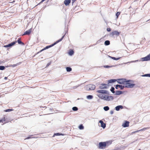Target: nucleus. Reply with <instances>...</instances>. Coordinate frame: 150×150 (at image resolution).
<instances>
[{"label": "nucleus", "instance_id": "obj_1", "mask_svg": "<svg viewBox=\"0 0 150 150\" xmlns=\"http://www.w3.org/2000/svg\"><path fill=\"white\" fill-rule=\"evenodd\" d=\"M117 82L119 83L124 85L125 87L127 88H132L135 85L132 81L127 80L124 79H118L117 80Z\"/></svg>", "mask_w": 150, "mask_h": 150}, {"label": "nucleus", "instance_id": "obj_2", "mask_svg": "<svg viewBox=\"0 0 150 150\" xmlns=\"http://www.w3.org/2000/svg\"><path fill=\"white\" fill-rule=\"evenodd\" d=\"M65 34L64 35H63V36L62 37V38H61L59 40H58L57 41H56V42H55L54 44L50 45H49V46H46V47H45V48H44V49H42V50H40V51H39L38 53H40V52H42V51L46 49H48L52 47L53 46H54V45H55V44H56L57 43H58L59 42H60L61 41L62 39L64 38V37L65 36Z\"/></svg>", "mask_w": 150, "mask_h": 150}, {"label": "nucleus", "instance_id": "obj_3", "mask_svg": "<svg viewBox=\"0 0 150 150\" xmlns=\"http://www.w3.org/2000/svg\"><path fill=\"white\" fill-rule=\"evenodd\" d=\"M101 99L107 101L112 100L113 99V97L112 96L104 95Z\"/></svg>", "mask_w": 150, "mask_h": 150}, {"label": "nucleus", "instance_id": "obj_4", "mask_svg": "<svg viewBox=\"0 0 150 150\" xmlns=\"http://www.w3.org/2000/svg\"><path fill=\"white\" fill-rule=\"evenodd\" d=\"M98 148L100 149H104L106 147V144L104 142H101L99 143L98 145Z\"/></svg>", "mask_w": 150, "mask_h": 150}, {"label": "nucleus", "instance_id": "obj_5", "mask_svg": "<svg viewBox=\"0 0 150 150\" xmlns=\"http://www.w3.org/2000/svg\"><path fill=\"white\" fill-rule=\"evenodd\" d=\"M95 88V86L93 84L88 85L86 86V89L88 91L94 90Z\"/></svg>", "mask_w": 150, "mask_h": 150}, {"label": "nucleus", "instance_id": "obj_6", "mask_svg": "<svg viewBox=\"0 0 150 150\" xmlns=\"http://www.w3.org/2000/svg\"><path fill=\"white\" fill-rule=\"evenodd\" d=\"M120 33V32H119L117 31H114L110 33V36H113L114 35L118 36Z\"/></svg>", "mask_w": 150, "mask_h": 150}, {"label": "nucleus", "instance_id": "obj_7", "mask_svg": "<svg viewBox=\"0 0 150 150\" xmlns=\"http://www.w3.org/2000/svg\"><path fill=\"white\" fill-rule=\"evenodd\" d=\"M150 60V53L146 57L142 58V61H148Z\"/></svg>", "mask_w": 150, "mask_h": 150}, {"label": "nucleus", "instance_id": "obj_8", "mask_svg": "<svg viewBox=\"0 0 150 150\" xmlns=\"http://www.w3.org/2000/svg\"><path fill=\"white\" fill-rule=\"evenodd\" d=\"M108 86L106 84L104 83L101 84L99 86V88L100 89H106L107 88Z\"/></svg>", "mask_w": 150, "mask_h": 150}, {"label": "nucleus", "instance_id": "obj_9", "mask_svg": "<svg viewBox=\"0 0 150 150\" xmlns=\"http://www.w3.org/2000/svg\"><path fill=\"white\" fill-rule=\"evenodd\" d=\"M32 31V28H31L25 32L23 35H29Z\"/></svg>", "mask_w": 150, "mask_h": 150}, {"label": "nucleus", "instance_id": "obj_10", "mask_svg": "<svg viewBox=\"0 0 150 150\" xmlns=\"http://www.w3.org/2000/svg\"><path fill=\"white\" fill-rule=\"evenodd\" d=\"M16 42H17V41H16L13 42L9 44L8 45H4V47H11V46L13 45H14L15 44H16Z\"/></svg>", "mask_w": 150, "mask_h": 150}, {"label": "nucleus", "instance_id": "obj_11", "mask_svg": "<svg viewBox=\"0 0 150 150\" xmlns=\"http://www.w3.org/2000/svg\"><path fill=\"white\" fill-rule=\"evenodd\" d=\"M96 92L97 93L102 94H106L107 93V91L103 90H97Z\"/></svg>", "mask_w": 150, "mask_h": 150}, {"label": "nucleus", "instance_id": "obj_12", "mask_svg": "<svg viewBox=\"0 0 150 150\" xmlns=\"http://www.w3.org/2000/svg\"><path fill=\"white\" fill-rule=\"evenodd\" d=\"M122 126L124 127H127L129 126V121H125L124 123L122 125Z\"/></svg>", "mask_w": 150, "mask_h": 150}, {"label": "nucleus", "instance_id": "obj_13", "mask_svg": "<svg viewBox=\"0 0 150 150\" xmlns=\"http://www.w3.org/2000/svg\"><path fill=\"white\" fill-rule=\"evenodd\" d=\"M125 87L124 86H122L121 85H117L116 86L115 88L117 89L119 88H120V89L122 90L124 89V88Z\"/></svg>", "mask_w": 150, "mask_h": 150}, {"label": "nucleus", "instance_id": "obj_14", "mask_svg": "<svg viewBox=\"0 0 150 150\" xmlns=\"http://www.w3.org/2000/svg\"><path fill=\"white\" fill-rule=\"evenodd\" d=\"M71 0H65L64 1V3L66 6H68L71 3Z\"/></svg>", "mask_w": 150, "mask_h": 150}, {"label": "nucleus", "instance_id": "obj_15", "mask_svg": "<svg viewBox=\"0 0 150 150\" xmlns=\"http://www.w3.org/2000/svg\"><path fill=\"white\" fill-rule=\"evenodd\" d=\"M99 122L101 124V126L103 128H105L106 127L105 124L104 123L103 121L102 120H100Z\"/></svg>", "mask_w": 150, "mask_h": 150}, {"label": "nucleus", "instance_id": "obj_16", "mask_svg": "<svg viewBox=\"0 0 150 150\" xmlns=\"http://www.w3.org/2000/svg\"><path fill=\"white\" fill-rule=\"evenodd\" d=\"M106 144V146H108L110 145L112 142V141L111 140H110L109 141H106L105 142H104Z\"/></svg>", "mask_w": 150, "mask_h": 150}, {"label": "nucleus", "instance_id": "obj_17", "mask_svg": "<svg viewBox=\"0 0 150 150\" xmlns=\"http://www.w3.org/2000/svg\"><path fill=\"white\" fill-rule=\"evenodd\" d=\"M21 62H19L18 63H17L16 64H11L9 66V67H14L16 66H17L19 64H20L21 63Z\"/></svg>", "mask_w": 150, "mask_h": 150}, {"label": "nucleus", "instance_id": "obj_18", "mask_svg": "<svg viewBox=\"0 0 150 150\" xmlns=\"http://www.w3.org/2000/svg\"><path fill=\"white\" fill-rule=\"evenodd\" d=\"M123 108V106L122 105H118L117 106L115 107V109L117 111H118L120 110V109H122Z\"/></svg>", "mask_w": 150, "mask_h": 150}, {"label": "nucleus", "instance_id": "obj_19", "mask_svg": "<svg viewBox=\"0 0 150 150\" xmlns=\"http://www.w3.org/2000/svg\"><path fill=\"white\" fill-rule=\"evenodd\" d=\"M117 79H117V80H116V79H111V80H110L108 81V83H114V82H115L116 81H117Z\"/></svg>", "mask_w": 150, "mask_h": 150}, {"label": "nucleus", "instance_id": "obj_20", "mask_svg": "<svg viewBox=\"0 0 150 150\" xmlns=\"http://www.w3.org/2000/svg\"><path fill=\"white\" fill-rule=\"evenodd\" d=\"M17 42L19 44H21L22 45H24V43L22 42L21 41V38H19L17 41Z\"/></svg>", "mask_w": 150, "mask_h": 150}, {"label": "nucleus", "instance_id": "obj_21", "mask_svg": "<svg viewBox=\"0 0 150 150\" xmlns=\"http://www.w3.org/2000/svg\"><path fill=\"white\" fill-rule=\"evenodd\" d=\"M122 92L121 91H116L115 93V94L116 95H120L122 94Z\"/></svg>", "mask_w": 150, "mask_h": 150}, {"label": "nucleus", "instance_id": "obj_22", "mask_svg": "<svg viewBox=\"0 0 150 150\" xmlns=\"http://www.w3.org/2000/svg\"><path fill=\"white\" fill-rule=\"evenodd\" d=\"M33 135L30 136L26 138L25 139H29L32 138H36L37 137H33Z\"/></svg>", "mask_w": 150, "mask_h": 150}, {"label": "nucleus", "instance_id": "obj_23", "mask_svg": "<svg viewBox=\"0 0 150 150\" xmlns=\"http://www.w3.org/2000/svg\"><path fill=\"white\" fill-rule=\"evenodd\" d=\"M104 44L106 45H108L110 44V42L109 40H106L105 41Z\"/></svg>", "mask_w": 150, "mask_h": 150}, {"label": "nucleus", "instance_id": "obj_24", "mask_svg": "<svg viewBox=\"0 0 150 150\" xmlns=\"http://www.w3.org/2000/svg\"><path fill=\"white\" fill-rule=\"evenodd\" d=\"M149 128V127H146V128H144L140 130H138V131H136L135 132H138L139 131H142V130H146V129H148Z\"/></svg>", "mask_w": 150, "mask_h": 150}, {"label": "nucleus", "instance_id": "obj_25", "mask_svg": "<svg viewBox=\"0 0 150 150\" xmlns=\"http://www.w3.org/2000/svg\"><path fill=\"white\" fill-rule=\"evenodd\" d=\"M66 70L67 71L69 72L71 71L72 69L71 68L69 67H67L66 68Z\"/></svg>", "mask_w": 150, "mask_h": 150}, {"label": "nucleus", "instance_id": "obj_26", "mask_svg": "<svg viewBox=\"0 0 150 150\" xmlns=\"http://www.w3.org/2000/svg\"><path fill=\"white\" fill-rule=\"evenodd\" d=\"M74 53V52L72 50H71L69 52V55H73Z\"/></svg>", "mask_w": 150, "mask_h": 150}, {"label": "nucleus", "instance_id": "obj_27", "mask_svg": "<svg viewBox=\"0 0 150 150\" xmlns=\"http://www.w3.org/2000/svg\"><path fill=\"white\" fill-rule=\"evenodd\" d=\"M103 95H104L102 94H98L97 95V96L101 99L102 98Z\"/></svg>", "mask_w": 150, "mask_h": 150}, {"label": "nucleus", "instance_id": "obj_28", "mask_svg": "<svg viewBox=\"0 0 150 150\" xmlns=\"http://www.w3.org/2000/svg\"><path fill=\"white\" fill-rule=\"evenodd\" d=\"M87 98L88 99H92L93 98V96L91 95H89L87 96Z\"/></svg>", "mask_w": 150, "mask_h": 150}, {"label": "nucleus", "instance_id": "obj_29", "mask_svg": "<svg viewBox=\"0 0 150 150\" xmlns=\"http://www.w3.org/2000/svg\"><path fill=\"white\" fill-rule=\"evenodd\" d=\"M109 109V108L108 106H105L104 107V109L105 111H107Z\"/></svg>", "mask_w": 150, "mask_h": 150}, {"label": "nucleus", "instance_id": "obj_30", "mask_svg": "<svg viewBox=\"0 0 150 150\" xmlns=\"http://www.w3.org/2000/svg\"><path fill=\"white\" fill-rule=\"evenodd\" d=\"M120 12H117L116 14V16H117V18L120 15Z\"/></svg>", "mask_w": 150, "mask_h": 150}, {"label": "nucleus", "instance_id": "obj_31", "mask_svg": "<svg viewBox=\"0 0 150 150\" xmlns=\"http://www.w3.org/2000/svg\"><path fill=\"white\" fill-rule=\"evenodd\" d=\"M5 69V67L4 66H0V70H4Z\"/></svg>", "mask_w": 150, "mask_h": 150}, {"label": "nucleus", "instance_id": "obj_32", "mask_svg": "<svg viewBox=\"0 0 150 150\" xmlns=\"http://www.w3.org/2000/svg\"><path fill=\"white\" fill-rule=\"evenodd\" d=\"M115 88L114 87H112L110 89L111 91L113 93H114L115 92L114 91Z\"/></svg>", "mask_w": 150, "mask_h": 150}, {"label": "nucleus", "instance_id": "obj_33", "mask_svg": "<svg viewBox=\"0 0 150 150\" xmlns=\"http://www.w3.org/2000/svg\"><path fill=\"white\" fill-rule=\"evenodd\" d=\"M72 110L74 111H77L78 110V108L77 107H73L72 108Z\"/></svg>", "mask_w": 150, "mask_h": 150}, {"label": "nucleus", "instance_id": "obj_34", "mask_svg": "<svg viewBox=\"0 0 150 150\" xmlns=\"http://www.w3.org/2000/svg\"><path fill=\"white\" fill-rule=\"evenodd\" d=\"M79 128L81 129H83L84 127L82 125H81L79 127Z\"/></svg>", "mask_w": 150, "mask_h": 150}, {"label": "nucleus", "instance_id": "obj_35", "mask_svg": "<svg viewBox=\"0 0 150 150\" xmlns=\"http://www.w3.org/2000/svg\"><path fill=\"white\" fill-rule=\"evenodd\" d=\"M13 110L12 109H8L4 111L6 112H10L12 111Z\"/></svg>", "mask_w": 150, "mask_h": 150}, {"label": "nucleus", "instance_id": "obj_36", "mask_svg": "<svg viewBox=\"0 0 150 150\" xmlns=\"http://www.w3.org/2000/svg\"><path fill=\"white\" fill-rule=\"evenodd\" d=\"M143 76H148L150 77V74H145L142 75Z\"/></svg>", "mask_w": 150, "mask_h": 150}, {"label": "nucleus", "instance_id": "obj_37", "mask_svg": "<svg viewBox=\"0 0 150 150\" xmlns=\"http://www.w3.org/2000/svg\"><path fill=\"white\" fill-rule=\"evenodd\" d=\"M120 58H115V57H112V58L113 59H114V60H119V59H120Z\"/></svg>", "mask_w": 150, "mask_h": 150}, {"label": "nucleus", "instance_id": "obj_38", "mask_svg": "<svg viewBox=\"0 0 150 150\" xmlns=\"http://www.w3.org/2000/svg\"><path fill=\"white\" fill-rule=\"evenodd\" d=\"M4 121V122H5L6 121V116H4V117H3V118L2 119Z\"/></svg>", "mask_w": 150, "mask_h": 150}, {"label": "nucleus", "instance_id": "obj_39", "mask_svg": "<svg viewBox=\"0 0 150 150\" xmlns=\"http://www.w3.org/2000/svg\"><path fill=\"white\" fill-rule=\"evenodd\" d=\"M0 122L3 123V124L6 123V122H4L3 119L0 120Z\"/></svg>", "mask_w": 150, "mask_h": 150}, {"label": "nucleus", "instance_id": "obj_40", "mask_svg": "<svg viewBox=\"0 0 150 150\" xmlns=\"http://www.w3.org/2000/svg\"><path fill=\"white\" fill-rule=\"evenodd\" d=\"M104 67L105 68H108L110 67H111V66H108V65L104 66Z\"/></svg>", "mask_w": 150, "mask_h": 150}, {"label": "nucleus", "instance_id": "obj_41", "mask_svg": "<svg viewBox=\"0 0 150 150\" xmlns=\"http://www.w3.org/2000/svg\"><path fill=\"white\" fill-rule=\"evenodd\" d=\"M107 30L108 32H110L111 31V29L110 28H107Z\"/></svg>", "mask_w": 150, "mask_h": 150}, {"label": "nucleus", "instance_id": "obj_42", "mask_svg": "<svg viewBox=\"0 0 150 150\" xmlns=\"http://www.w3.org/2000/svg\"><path fill=\"white\" fill-rule=\"evenodd\" d=\"M76 0H72V3L73 4L74 3V2H75L76 1Z\"/></svg>", "mask_w": 150, "mask_h": 150}, {"label": "nucleus", "instance_id": "obj_43", "mask_svg": "<svg viewBox=\"0 0 150 150\" xmlns=\"http://www.w3.org/2000/svg\"><path fill=\"white\" fill-rule=\"evenodd\" d=\"M110 113L111 114H112L113 113V111H110Z\"/></svg>", "mask_w": 150, "mask_h": 150}, {"label": "nucleus", "instance_id": "obj_44", "mask_svg": "<svg viewBox=\"0 0 150 150\" xmlns=\"http://www.w3.org/2000/svg\"><path fill=\"white\" fill-rule=\"evenodd\" d=\"M15 2V0H13L10 3H13V2Z\"/></svg>", "mask_w": 150, "mask_h": 150}, {"label": "nucleus", "instance_id": "obj_45", "mask_svg": "<svg viewBox=\"0 0 150 150\" xmlns=\"http://www.w3.org/2000/svg\"><path fill=\"white\" fill-rule=\"evenodd\" d=\"M45 0H42V1H41V3H42V2H43L44 1H45Z\"/></svg>", "mask_w": 150, "mask_h": 150}, {"label": "nucleus", "instance_id": "obj_46", "mask_svg": "<svg viewBox=\"0 0 150 150\" xmlns=\"http://www.w3.org/2000/svg\"><path fill=\"white\" fill-rule=\"evenodd\" d=\"M7 78V77H5V78H4V79H6Z\"/></svg>", "mask_w": 150, "mask_h": 150}, {"label": "nucleus", "instance_id": "obj_47", "mask_svg": "<svg viewBox=\"0 0 150 150\" xmlns=\"http://www.w3.org/2000/svg\"><path fill=\"white\" fill-rule=\"evenodd\" d=\"M59 134V133H57V134H56L58 135Z\"/></svg>", "mask_w": 150, "mask_h": 150}, {"label": "nucleus", "instance_id": "obj_48", "mask_svg": "<svg viewBox=\"0 0 150 150\" xmlns=\"http://www.w3.org/2000/svg\"><path fill=\"white\" fill-rule=\"evenodd\" d=\"M139 150H141V149H139Z\"/></svg>", "mask_w": 150, "mask_h": 150}]
</instances>
